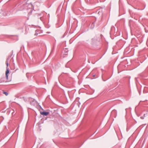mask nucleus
I'll return each instance as SVG.
<instances>
[{
  "label": "nucleus",
  "mask_w": 148,
  "mask_h": 148,
  "mask_svg": "<svg viewBox=\"0 0 148 148\" xmlns=\"http://www.w3.org/2000/svg\"><path fill=\"white\" fill-rule=\"evenodd\" d=\"M32 5L31 4H29L27 3H25L23 5L21 6L20 10H22L24 9L26 10L27 11V12L28 13V15H30L33 11L32 8Z\"/></svg>",
  "instance_id": "obj_1"
},
{
  "label": "nucleus",
  "mask_w": 148,
  "mask_h": 148,
  "mask_svg": "<svg viewBox=\"0 0 148 148\" xmlns=\"http://www.w3.org/2000/svg\"><path fill=\"white\" fill-rule=\"evenodd\" d=\"M6 70L5 72V75L6 76V77L7 79H8V74L9 73V70L8 69V67H6Z\"/></svg>",
  "instance_id": "obj_2"
},
{
  "label": "nucleus",
  "mask_w": 148,
  "mask_h": 148,
  "mask_svg": "<svg viewBox=\"0 0 148 148\" xmlns=\"http://www.w3.org/2000/svg\"><path fill=\"white\" fill-rule=\"evenodd\" d=\"M7 82L5 80V77L2 78L0 79V83L4 82Z\"/></svg>",
  "instance_id": "obj_3"
},
{
  "label": "nucleus",
  "mask_w": 148,
  "mask_h": 148,
  "mask_svg": "<svg viewBox=\"0 0 148 148\" xmlns=\"http://www.w3.org/2000/svg\"><path fill=\"white\" fill-rule=\"evenodd\" d=\"M41 114L45 116H47L49 114V112H41Z\"/></svg>",
  "instance_id": "obj_4"
},
{
  "label": "nucleus",
  "mask_w": 148,
  "mask_h": 148,
  "mask_svg": "<svg viewBox=\"0 0 148 148\" xmlns=\"http://www.w3.org/2000/svg\"><path fill=\"white\" fill-rule=\"evenodd\" d=\"M5 63H6V66H7V67H8V59H7V60H6V61Z\"/></svg>",
  "instance_id": "obj_5"
},
{
  "label": "nucleus",
  "mask_w": 148,
  "mask_h": 148,
  "mask_svg": "<svg viewBox=\"0 0 148 148\" xmlns=\"http://www.w3.org/2000/svg\"><path fill=\"white\" fill-rule=\"evenodd\" d=\"M39 31L38 30H36V33L35 34V35H38V32Z\"/></svg>",
  "instance_id": "obj_6"
},
{
  "label": "nucleus",
  "mask_w": 148,
  "mask_h": 148,
  "mask_svg": "<svg viewBox=\"0 0 148 148\" xmlns=\"http://www.w3.org/2000/svg\"><path fill=\"white\" fill-rule=\"evenodd\" d=\"M3 93L5 94L6 96H7L8 95V93L6 92H3Z\"/></svg>",
  "instance_id": "obj_7"
},
{
  "label": "nucleus",
  "mask_w": 148,
  "mask_h": 148,
  "mask_svg": "<svg viewBox=\"0 0 148 148\" xmlns=\"http://www.w3.org/2000/svg\"><path fill=\"white\" fill-rule=\"evenodd\" d=\"M145 114H144V116H141V117H140V118H141V119H144V117L145 116Z\"/></svg>",
  "instance_id": "obj_8"
},
{
  "label": "nucleus",
  "mask_w": 148,
  "mask_h": 148,
  "mask_svg": "<svg viewBox=\"0 0 148 148\" xmlns=\"http://www.w3.org/2000/svg\"><path fill=\"white\" fill-rule=\"evenodd\" d=\"M91 26H92V28H93V27H94V23H92V24H91Z\"/></svg>",
  "instance_id": "obj_9"
},
{
  "label": "nucleus",
  "mask_w": 148,
  "mask_h": 148,
  "mask_svg": "<svg viewBox=\"0 0 148 148\" xmlns=\"http://www.w3.org/2000/svg\"><path fill=\"white\" fill-rule=\"evenodd\" d=\"M65 50H67V49H65Z\"/></svg>",
  "instance_id": "obj_10"
}]
</instances>
